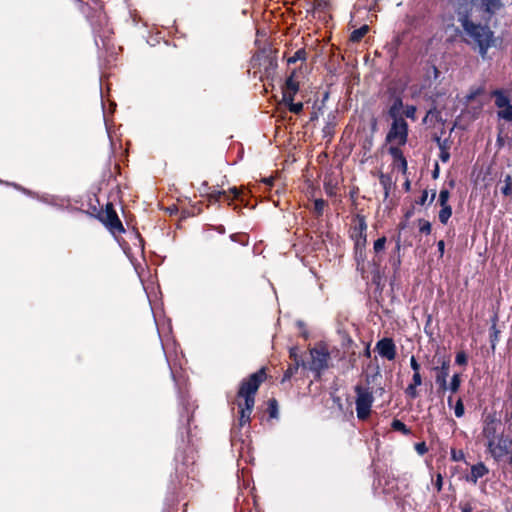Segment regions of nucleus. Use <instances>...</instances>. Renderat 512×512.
Returning <instances> with one entry per match:
<instances>
[{
  "label": "nucleus",
  "mask_w": 512,
  "mask_h": 512,
  "mask_svg": "<svg viewBox=\"0 0 512 512\" xmlns=\"http://www.w3.org/2000/svg\"><path fill=\"white\" fill-rule=\"evenodd\" d=\"M296 71L293 70L285 81L286 91H283V97L295 96L299 91V83L295 81Z\"/></svg>",
  "instance_id": "a211bd4d"
},
{
  "label": "nucleus",
  "mask_w": 512,
  "mask_h": 512,
  "mask_svg": "<svg viewBox=\"0 0 512 512\" xmlns=\"http://www.w3.org/2000/svg\"><path fill=\"white\" fill-rule=\"evenodd\" d=\"M325 205H326L325 200H323L321 198L314 200V210L317 213V215L320 216L323 214Z\"/></svg>",
  "instance_id": "79ce46f5"
},
{
  "label": "nucleus",
  "mask_w": 512,
  "mask_h": 512,
  "mask_svg": "<svg viewBox=\"0 0 512 512\" xmlns=\"http://www.w3.org/2000/svg\"><path fill=\"white\" fill-rule=\"evenodd\" d=\"M450 144H451V141L449 138H445L443 140V143L438 146L439 150H440V153H439V159L443 162V163H446L449 161L450 159V152H449V149H450Z\"/></svg>",
  "instance_id": "a878e982"
},
{
  "label": "nucleus",
  "mask_w": 512,
  "mask_h": 512,
  "mask_svg": "<svg viewBox=\"0 0 512 512\" xmlns=\"http://www.w3.org/2000/svg\"><path fill=\"white\" fill-rule=\"evenodd\" d=\"M210 187L208 185V182L207 181H203L202 184H201V187L199 188V191L202 195H206L207 196V193H210Z\"/></svg>",
  "instance_id": "680f3d73"
},
{
  "label": "nucleus",
  "mask_w": 512,
  "mask_h": 512,
  "mask_svg": "<svg viewBox=\"0 0 512 512\" xmlns=\"http://www.w3.org/2000/svg\"><path fill=\"white\" fill-rule=\"evenodd\" d=\"M227 192L225 190H213L207 193V198L211 203H218L221 196L226 197Z\"/></svg>",
  "instance_id": "72a5a7b5"
},
{
  "label": "nucleus",
  "mask_w": 512,
  "mask_h": 512,
  "mask_svg": "<svg viewBox=\"0 0 512 512\" xmlns=\"http://www.w3.org/2000/svg\"><path fill=\"white\" fill-rule=\"evenodd\" d=\"M296 326L301 331V335L303 336V338L304 339H308L310 334H309V332H308V330L306 328L305 323L302 320H298V321H296Z\"/></svg>",
  "instance_id": "09e8293b"
},
{
  "label": "nucleus",
  "mask_w": 512,
  "mask_h": 512,
  "mask_svg": "<svg viewBox=\"0 0 512 512\" xmlns=\"http://www.w3.org/2000/svg\"><path fill=\"white\" fill-rule=\"evenodd\" d=\"M468 362V357L464 351H460L456 354L455 363L457 365H466Z\"/></svg>",
  "instance_id": "a18cd8bd"
},
{
  "label": "nucleus",
  "mask_w": 512,
  "mask_h": 512,
  "mask_svg": "<svg viewBox=\"0 0 512 512\" xmlns=\"http://www.w3.org/2000/svg\"><path fill=\"white\" fill-rule=\"evenodd\" d=\"M178 403L181 407L179 412V427L176 440V453L174 457V474L170 476L168 489L169 494L188 496L191 491L198 488L199 482L196 479V448L191 432V421L193 419L194 404L189 397L178 389Z\"/></svg>",
  "instance_id": "f257e3e1"
},
{
  "label": "nucleus",
  "mask_w": 512,
  "mask_h": 512,
  "mask_svg": "<svg viewBox=\"0 0 512 512\" xmlns=\"http://www.w3.org/2000/svg\"><path fill=\"white\" fill-rule=\"evenodd\" d=\"M416 113V107L414 105H408L405 110V116L409 119L414 120Z\"/></svg>",
  "instance_id": "864d4df0"
},
{
  "label": "nucleus",
  "mask_w": 512,
  "mask_h": 512,
  "mask_svg": "<svg viewBox=\"0 0 512 512\" xmlns=\"http://www.w3.org/2000/svg\"><path fill=\"white\" fill-rule=\"evenodd\" d=\"M501 448L504 450L501 455L490 454L491 457L497 461H505L509 466L512 467V437L507 436L506 439L502 440Z\"/></svg>",
  "instance_id": "2eb2a0df"
},
{
  "label": "nucleus",
  "mask_w": 512,
  "mask_h": 512,
  "mask_svg": "<svg viewBox=\"0 0 512 512\" xmlns=\"http://www.w3.org/2000/svg\"><path fill=\"white\" fill-rule=\"evenodd\" d=\"M411 385H414L416 387L422 385V377L420 373H413L412 381L410 383Z\"/></svg>",
  "instance_id": "6e6d98bb"
},
{
  "label": "nucleus",
  "mask_w": 512,
  "mask_h": 512,
  "mask_svg": "<svg viewBox=\"0 0 512 512\" xmlns=\"http://www.w3.org/2000/svg\"><path fill=\"white\" fill-rule=\"evenodd\" d=\"M503 185L500 187V193L505 197L512 199V176L510 174H502Z\"/></svg>",
  "instance_id": "4be33fe9"
},
{
  "label": "nucleus",
  "mask_w": 512,
  "mask_h": 512,
  "mask_svg": "<svg viewBox=\"0 0 512 512\" xmlns=\"http://www.w3.org/2000/svg\"><path fill=\"white\" fill-rule=\"evenodd\" d=\"M403 108V100L401 96H396L393 100L392 105L390 106L388 110V115L393 119H399L402 118L400 116V111Z\"/></svg>",
  "instance_id": "412c9836"
},
{
  "label": "nucleus",
  "mask_w": 512,
  "mask_h": 512,
  "mask_svg": "<svg viewBox=\"0 0 512 512\" xmlns=\"http://www.w3.org/2000/svg\"><path fill=\"white\" fill-rule=\"evenodd\" d=\"M408 225H409V220L403 219L402 221L399 222L397 228L400 232H403L404 230L407 229Z\"/></svg>",
  "instance_id": "69168bd1"
},
{
  "label": "nucleus",
  "mask_w": 512,
  "mask_h": 512,
  "mask_svg": "<svg viewBox=\"0 0 512 512\" xmlns=\"http://www.w3.org/2000/svg\"><path fill=\"white\" fill-rule=\"evenodd\" d=\"M489 473V469L483 462H478L471 466L470 473L466 476V481L477 484L478 480Z\"/></svg>",
  "instance_id": "dca6fc26"
},
{
  "label": "nucleus",
  "mask_w": 512,
  "mask_h": 512,
  "mask_svg": "<svg viewBox=\"0 0 512 512\" xmlns=\"http://www.w3.org/2000/svg\"><path fill=\"white\" fill-rule=\"evenodd\" d=\"M428 199V191L427 190H424L421 194V196L419 197V199L416 201V203L418 205H424L426 203Z\"/></svg>",
  "instance_id": "e2e57ef3"
},
{
  "label": "nucleus",
  "mask_w": 512,
  "mask_h": 512,
  "mask_svg": "<svg viewBox=\"0 0 512 512\" xmlns=\"http://www.w3.org/2000/svg\"><path fill=\"white\" fill-rule=\"evenodd\" d=\"M408 138V124L403 118L393 120L386 136V141L398 139L400 145H405Z\"/></svg>",
  "instance_id": "9b49d317"
},
{
  "label": "nucleus",
  "mask_w": 512,
  "mask_h": 512,
  "mask_svg": "<svg viewBox=\"0 0 512 512\" xmlns=\"http://www.w3.org/2000/svg\"><path fill=\"white\" fill-rule=\"evenodd\" d=\"M389 154L392 156V158L397 161L398 163V169L402 172V174H406L408 170V163L407 159L404 156L402 150L398 147L391 146L389 147Z\"/></svg>",
  "instance_id": "f3484780"
},
{
  "label": "nucleus",
  "mask_w": 512,
  "mask_h": 512,
  "mask_svg": "<svg viewBox=\"0 0 512 512\" xmlns=\"http://www.w3.org/2000/svg\"><path fill=\"white\" fill-rule=\"evenodd\" d=\"M482 88H476V89H473L471 90L466 96H465V101L466 102H471L472 100H474L478 95H480L482 93Z\"/></svg>",
  "instance_id": "de8ad7c7"
},
{
  "label": "nucleus",
  "mask_w": 512,
  "mask_h": 512,
  "mask_svg": "<svg viewBox=\"0 0 512 512\" xmlns=\"http://www.w3.org/2000/svg\"><path fill=\"white\" fill-rule=\"evenodd\" d=\"M415 450L419 455H424L428 452V447L424 441L415 444Z\"/></svg>",
  "instance_id": "3c124183"
},
{
  "label": "nucleus",
  "mask_w": 512,
  "mask_h": 512,
  "mask_svg": "<svg viewBox=\"0 0 512 512\" xmlns=\"http://www.w3.org/2000/svg\"><path fill=\"white\" fill-rule=\"evenodd\" d=\"M419 231L425 235H429L431 233V223L425 219L418 220Z\"/></svg>",
  "instance_id": "4c0bfd02"
},
{
  "label": "nucleus",
  "mask_w": 512,
  "mask_h": 512,
  "mask_svg": "<svg viewBox=\"0 0 512 512\" xmlns=\"http://www.w3.org/2000/svg\"><path fill=\"white\" fill-rule=\"evenodd\" d=\"M491 96L495 98V106L498 108L497 118L512 123V104L509 95L502 89H495Z\"/></svg>",
  "instance_id": "9d476101"
},
{
  "label": "nucleus",
  "mask_w": 512,
  "mask_h": 512,
  "mask_svg": "<svg viewBox=\"0 0 512 512\" xmlns=\"http://www.w3.org/2000/svg\"><path fill=\"white\" fill-rule=\"evenodd\" d=\"M459 508L461 512H472L473 507L470 502H460Z\"/></svg>",
  "instance_id": "4d7b16f0"
},
{
  "label": "nucleus",
  "mask_w": 512,
  "mask_h": 512,
  "mask_svg": "<svg viewBox=\"0 0 512 512\" xmlns=\"http://www.w3.org/2000/svg\"><path fill=\"white\" fill-rule=\"evenodd\" d=\"M290 357L294 360V363L305 362L302 357L298 354L297 347H291L289 350Z\"/></svg>",
  "instance_id": "8fccbe9b"
},
{
  "label": "nucleus",
  "mask_w": 512,
  "mask_h": 512,
  "mask_svg": "<svg viewBox=\"0 0 512 512\" xmlns=\"http://www.w3.org/2000/svg\"><path fill=\"white\" fill-rule=\"evenodd\" d=\"M369 30V27L368 25H362L361 27H359L358 29H355L351 32L350 34V40L352 42H358L360 41L364 35L368 32Z\"/></svg>",
  "instance_id": "c85d7f7f"
},
{
  "label": "nucleus",
  "mask_w": 512,
  "mask_h": 512,
  "mask_svg": "<svg viewBox=\"0 0 512 512\" xmlns=\"http://www.w3.org/2000/svg\"><path fill=\"white\" fill-rule=\"evenodd\" d=\"M394 486H395V479L392 478L390 480L389 479V475H388L387 478H385V485H384V487L382 489V493H384V494H392Z\"/></svg>",
  "instance_id": "58836bf2"
},
{
  "label": "nucleus",
  "mask_w": 512,
  "mask_h": 512,
  "mask_svg": "<svg viewBox=\"0 0 512 512\" xmlns=\"http://www.w3.org/2000/svg\"><path fill=\"white\" fill-rule=\"evenodd\" d=\"M186 496H183V495H178V494H169V491L167 492V497H166V500H165V509L163 510V512H169V510L166 511V507H171V505L175 502V501H178L180 499H183L185 498Z\"/></svg>",
  "instance_id": "e433bc0d"
},
{
  "label": "nucleus",
  "mask_w": 512,
  "mask_h": 512,
  "mask_svg": "<svg viewBox=\"0 0 512 512\" xmlns=\"http://www.w3.org/2000/svg\"><path fill=\"white\" fill-rule=\"evenodd\" d=\"M461 385V377L459 373L453 374L451 377L450 382H447V390H449L451 393H456Z\"/></svg>",
  "instance_id": "c756f323"
},
{
  "label": "nucleus",
  "mask_w": 512,
  "mask_h": 512,
  "mask_svg": "<svg viewBox=\"0 0 512 512\" xmlns=\"http://www.w3.org/2000/svg\"><path fill=\"white\" fill-rule=\"evenodd\" d=\"M266 377V370L264 367H262L256 372L249 375V377L244 378L240 382L237 396L239 398H243V400H247L248 402H255V395L257 393V390L260 387L261 383L265 381Z\"/></svg>",
  "instance_id": "423d86ee"
},
{
  "label": "nucleus",
  "mask_w": 512,
  "mask_h": 512,
  "mask_svg": "<svg viewBox=\"0 0 512 512\" xmlns=\"http://www.w3.org/2000/svg\"><path fill=\"white\" fill-rule=\"evenodd\" d=\"M500 0H456L455 13L467 11L468 15L472 16V9L476 8L478 11L483 12L485 15L483 19L489 22L497 10L501 8Z\"/></svg>",
  "instance_id": "39448f33"
},
{
  "label": "nucleus",
  "mask_w": 512,
  "mask_h": 512,
  "mask_svg": "<svg viewBox=\"0 0 512 512\" xmlns=\"http://www.w3.org/2000/svg\"><path fill=\"white\" fill-rule=\"evenodd\" d=\"M434 485H435L436 490L438 492H440L442 490V487H443V477H442V475L440 473L437 474V477H436Z\"/></svg>",
  "instance_id": "bf43d9fd"
},
{
  "label": "nucleus",
  "mask_w": 512,
  "mask_h": 512,
  "mask_svg": "<svg viewBox=\"0 0 512 512\" xmlns=\"http://www.w3.org/2000/svg\"><path fill=\"white\" fill-rule=\"evenodd\" d=\"M482 434L487 440L488 453L501 455L504 451L501 448L502 440L506 439L508 435L504 434L501 419L496 411H491L484 416Z\"/></svg>",
  "instance_id": "7ed1b4c3"
},
{
  "label": "nucleus",
  "mask_w": 512,
  "mask_h": 512,
  "mask_svg": "<svg viewBox=\"0 0 512 512\" xmlns=\"http://www.w3.org/2000/svg\"><path fill=\"white\" fill-rule=\"evenodd\" d=\"M336 114L334 112H330L327 116V121L322 129L324 138H331L334 135V128L336 126Z\"/></svg>",
  "instance_id": "6ab92c4d"
},
{
  "label": "nucleus",
  "mask_w": 512,
  "mask_h": 512,
  "mask_svg": "<svg viewBox=\"0 0 512 512\" xmlns=\"http://www.w3.org/2000/svg\"><path fill=\"white\" fill-rule=\"evenodd\" d=\"M454 413L457 418H461L464 416L465 408L461 398H459L455 403Z\"/></svg>",
  "instance_id": "ea45409f"
},
{
  "label": "nucleus",
  "mask_w": 512,
  "mask_h": 512,
  "mask_svg": "<svg viewBox=\"0 0 512 512\" xmlns=\"http://www.w3.org/2000/svg\"><path fill=\"white\" fill-rule=\"evenodd\" d=\"M357 224L351 228L350 237L354 242V259L357 266L364 265L366 260L367 222L364 215L356 214Z\"/></svg>",
  "instance_id": "20e7f679"
},
{
  "label": "nucleus",
  "mask_w": 512,
  "mask_h": 512,
  "mask_svg": "<svg viewBox=\"0 0 512 512\" xmlns=\"http://www.w3.org/2000/svg\"><path fill=\"white\" fill-rule=\"evenodd\" d=\"M94 41H95V44H96V46H97L98 48L100 47V42H101V44H102V46H103V47H105V46H106L105 39H104L102 36L98 35V34L96 33V31H94Z\"/></svg>",
  "instance_id": "052dcab7"
},
{
  "label": "nucleus",
  "mask_w": 512,
  "mask_h": 512,
  "mask_svg": "<svg viewBox=\"0 0 512 512\" xmlns=\"http://www.w3.org/2000/svg\"><path fill=\"white\" fill-rule=\"evenodd\" d=\"M311 361L307 363V368L313 374L316 380L320 379L323 371L327 370L329 365L330 353L325 345L310 349Z\"/></svg>",
  "instance_id": "0eeeda50"
},
{
  "label": "nucleus",
  "mask_w": 512,
  "mask_h": 512,
  "mask_svg": "<svg viewBox=\"0 0 512 512\" xmlns=\"http://www.w3.org/2000/svg\"><path fill=\"white\" fill-rule=\"evenodd\" d=\"M229 192L233 195V197H232V198H229V197H227V196H226V200H227V201L229 202V204H230V203H231V201H232L233 199H236V198H238V197H239V195H240V191H239V189H238L237 187H231V188L229 189Z\"/></svg>",
  "instance_id": "13d9d810"
},
{
  "label": "nucleus",
  "mask_w": 512,
  "mask_h": 512,
  "mask_svg": "<svg viewBox=\"0 0 512 512\" xmlns=\"http://www.w3.org/2000/svg\"><path fill=\"white\" fill-rule=\"evenodd\" d=\"M437 250L439 252V258H442L445 252V242L443 240L437 242Z\"/></svg>",
  "instance_id": "0e129e2a"
},
{
  "label": "nucleus",
  "mask_w": 512,
  "mask_h": 512,
  "mask_svg": "<svg viewBox=\"0 0 512 512\" xmlns=\"http://www.w3.org/2000/svg\"><path fill=\"white\" fill-rule=\"evenodd\" d=\"M324 191L327 196L333 197L336 195V184L332 180L324 181Z\"/></svg>",
  "instance_id": "c9c22d12"
},
{
  "label": "nucleus",
  "mask_w": 512,
  "mask_h": 512,
  "mask_svg": "<svg viewBox=\"0 0 512 512\" xmlns=\"http://www.w3.org/2000/svg\"><path fill=\"white\" fill-rule=\"evenodd\" d=\"M262 61L261 65H264L265 74L269 76L271 73H274L278 66L277 59L270 55H263Z\"/></svg>",
  "instance_id": "5701e85b"
},
{
  "label": "nucleus",
  "mask_w": 512,
  "mask_h": 512,
  "mask_svg": "<svg viewBox=\"0 0 512 512\" xmlns=\"http://www.w3.org/2000/svg\"><path fill=\"white\" fill-rule=\"evenodd\" d=\"M294 96H285L283 101L288 105L289 111L295 114H299L303 110V103H294Z\"/></svg>",
  "instance_id": "bb28decb"
},
{
  "label": "nucleus",
  "mask_w": 512,
  "mask_h": 512,
  "mask_svg": "<svg viewBox=\"0 0 512 512\" xmlns=\"http://www.w3.org/2000/svg\"><path fill=\"white\" fill-rule=\"evenodd\" d=\"M394 274L398 273L402 264L401 250L393 249L388 260Z\"/></svg>",
  "instance_id": "b1692460"
},
{
  "label": "nucleus",
  "mask_w": 512,
  "mask_h": 512,
  "mask_svg": "<svg viewBox=\"0 0 512 512\" xmlns=\"http://www.w3.org/2000/svg\"><path fill=\"white\" fill-rule=\"evenodd\" d=\"M356 393V415L359 420H365L371 413V408L374 402L372 392L367 387L356 385L354 387Z\"/></svg>",
  "instance_id": "6e6552de"
},
{
  "label": "nucleus",
  "mask_w": 512,
  "mask_h": 512,
  "mask_svg": "<svg viewBox=\"0 0 512 512\" xmlns=\"http://www.w3.org/2000/svg\"><path fill=\"white\" fill-rule=\"evenodd\" d=\"M439 174H440L439 165H438V163H435L434 168L432 170V178L437 179L439 177Z\"/></svg>",
  "instance_id": "774afa93"
},
{
  "label": "nucleus",
  "mask_w": 512,
  "mask_h": 512,
  "mask_svg": "<svg viewBox=\"0 0 512 512\" xmlns=\"http://www.w3.org/2000/svg\"><path fill=\"white\" fill-rule=\"evenodd\" d=\"M391 428L395 431L401 432L404 435H408L411 432L406 424L399 419H393L391 422Z\"/></svg>",
  "instance_id": "2f4dec72"
},
{
  "label": "nucleus",
  "mask_w": 512,
  "mask_h": 512,
  "mask_svg": "<svg viewBox=\"0 0 512 512\" xmlns=\"http://www.w3.org/2000/svg\"><path fill=\"white\" fill-rule=\"evenodd\" d=\"M388 180H389V178L387 176H385L384 174L380 175V182L384 186V189H385V193H384L385 199L388 198V196H389V187L387 185Z\"/></svg>",
  "instance_id": "5fc2aeb1"
},
{
  "label": "nucleus",
  "mask_w": 512,
  "mask_h": 512,
  "mask_svg": "<svg viewBox=\"0 0 512 512\" xmlns=\"http://www.w3.org/2000/svg\"><path fill=\"white\" fill-rule=\"evenodd\" d=\"M452 215V207L451 205H444L441 206V209L439 211V221L441 224L446 225L448 220L450 219Z\"/></svg>",
  "instance_id": "cd10ccee"
},
{
  "label": "nucleus",
  "mask_w": 512,
  "mask_h": 512,
  "mask_svg": "<svg viewBox=\"0 0 512 512\" xmlns=\"http://www.w3.org/2000/svg\"><path fill=\"white\" fill-rule=\"evenodd\" d=\"M387 239L385 236H382L374 241L373 243V251L377 255L384 251Z\"/></svg>",
  "instance_id": "f704fd0d"
},
{
  "label": "nucleus",
  "mask_w": 512,
  "mask_h": 512,
  "mask_svg": "<svg viewBox=\"0 0 512 512\" xmlns=\"http://www.w3.org/2000/svg\"><path fill=\"white\" fill-rule=\"evenodd\" d=\"M449 197H450L449 190L448 189H441L440 193H439V198H438L440 206L450 205L448 203Z\"/></svg>",
  "instance_id": "a19ab883"
},
{
  "label": "nucleus",
  "mask_w": 512,
  "mask_h": 512,
  "mask_svg": "<svg viewBox=\"0 0 512 512\" xmlns=\"http://www.w3.org/2000/svg\"><path fill=\"white\" fill-rule=\"evenodd\" d=\"M417 387L409 384L405 389V394L407 397L411 399H416L418 397Z\"/></svg>",
  "instance_id": "49530a36"
},
{
  "label": "nucleus",
  "mask_w": 512,
  "mask_h": 512,
  "mask_svg": "<svg viewBox=\"0 0 512 512\" xmlns=\"http://www.w3.org/2000/svg\"><path fill=\"white\" fill-rule=\"evenodd\" d=\"M376 350L378 354L387 360H394L397 354L394 340L390 337H384L377 341Z\"/></svg>",
  "instance_id": "f8f14e48"
},
{
  "label": "nucleus",
  "mask_w": 512,
  "mask_h": 512,
  "mask_svg": "<svg viewBox=\"0 0 512 512\" xmlns=\"http://www.w3.org/2000/svg\"><path fill=\"white\" fill-rule=\"evenodd\" d=\"M307 59V52L305 48H300L294 52V54L288 58L287 63L293 64L297 61H305Z\"/></svg>",
  "instance_id": "7c9ffc66"
},
{
  "label": "nucleus",
  "mask_w": 512,
  "mask_h": 512,
  "mask_svg": "<svg viewBox=\"0 0 512 512\" xmlns=\"http://www.w3.org/2000/svg\"><path fill=\"white\" fill-rule=\"evenodd\" d=\"M436 372L435 382L441 391L447 390V377L449 376L450 361L443 359L440 366L433 368Z\"/></svg>",
  "instance_id": "ddd939ff"
},
{
  "label": "nucleus",
  "mask_w": 512,
  "mask_h": 512,
  "mask_svg": "<svg viewBox=\"0 0 512 512\" xmlns=\"http://www.w3.org/2000/svg\"><path fill=\"white\" fill-rule=\"evenodd\" d=\"M444 131L442 130L441 131V134H443ZM432 140L437 144V146H440L442 143H443V140L442 139V135H437L435 134L433 137H432Z\"/></svg>",
  "instance_id": "338daca9"
},
{
  "label": "nucleus",
  "mask_w": 512,
  "mask_h": 512,
  "mask_svg": "<svg viewBox=\"0 0 512 512\" xmlns=\"http://www.w3.org/2000/svg\"><path fill=\"white\" fill-rule=\"evenodd\" d=\"M96 218L103 223V225L113 236L125 233L124 226L119 219L112 203L108 202L105 206V212H98Z\"/></svg>",
  "instance_id": "1a4fd4ad"
},
{
  "label": "nucleus",
  "mask_w": 512,
  "mask_h": 512,
  "mask_svg": "<svg viewBox=\"0 0 512 512\" xmlns=\"http://www.w3.org/2000/svg\"><path fill=\"white\" fill-rule=\"evenodd\" d=\"M496 321H497V315H495L493 317L492 325L490 327V345H491L492 351L495 350L496 345H497V343L499 341V333H500V331L497 328Z\"/></svg>",
  "instance_id": "393cba45"
},
{
  "label": "nucleus",
  "mask_w": 512,
  "mask_h": 512,
  "mask_svg": "<svg viewBox=\"0 0 512 512\" xmlns=\"http://www.w3.org/2000/svg\"><path fill=\"white\" fill-rule=\"evenodd\" d=\"M268 408H269V415H270V417H272V418L277 417L278 403H277L276 399L269 400V407Z\"/></svg>",
  "instance_id": "37998d69"
},
{
  "label": "nucleus",
  "mask_w": 512,
  "mask_h": 512,
  "mask_svg": "<svg viewBox=\"0 0 512 512\" xmlns=\"http://www.w3.org/2000/svg\"><path fill=\"white\" fill-rule=\"evenodd\" d=\"M300 367L306 369L307 362H297L292 365H289L288 368L283 373L281 382L284 383L286 381H289L297 373V371Z\"/></svg>",
  "instance_id": "aec40b11"
},
{
  "label": "nucleus",
  "mask_w": 512,
  "mask_h": 512,
  "mask_svg": "<svg viewBox=\"0 0 512 512\" xmlns=\"http://www.w3.org/2000/svg\"><path fill=\"white\" fill-rule=\"evenodd\" d=\"M457 21L461 24L462 29L456 28V34L461 36L463 43L477 52L482 59H485L488 50L495 46V33L488 22L476 23L466 10L459 12Z\"/></svg>",
  "instance_id": "f03ea898"
},
{
  "label": "nucleus",
  "mask_w": 512,
  "mask_h": 512,
  "mask_svg": "<svg viewBox=\"0 0 512 512\" xmlns=\"http://www.w3.org/2000/svg\"><path fill=\"white\" fill-rule=\"evenodd\" d=\"M255 402L254 401H247L243 400V402L238 403L239 408V419H238V425L239 427H245L250 425L251 422V413L254 408Z\"/></svg>",
  "instance_id": "4468645a"
},
{
  "label": "nucleus",
  "mask_w": 512,
  "mask_h": 512,
  "mask_svg": "<svg viewBox=\"0 0 512 512\" xmlns=\"http://www.w3.org/2000/svg\"><path fill=\"white\" fill-rule=\"evenodd\" d=\"M410 367L414 373H420L421 367L414 355L410 357Z\"/></svg>",
  "instance_id": "603ef678"
},
{
  "label": "nucleus",
  "mask_w": 512,
  "mask_h": 512,
  "mask_svg": "<svg viewBox=\"0 0 512 512\" xmlns=\"http://www.w3.org/2000/svg\"><path fill=\"white\" fill-rule=\"evenodd\" d=\"M401 233H402V232H400V231L398 230L397 235L393 237V240H394V242H395V247H394V249H396V250H401V249H402V247L411 246V243H408V244H405V243L403 244V243H402V240H401Z\"/></svg>",
  "instance_id": "c03bdc74"
},
{
  "label": "nucleus",
  "mask_w": 512,
  "mask_h": 512,
  "mask_svg": "<svg viewBox=\"0 0 512 512\" xmlns=\"http://www.w3.org/2000/svg\"><path fill=\"white\" fill-rule=\"evenodd\" d=\"M427 116H430L431 120L435 122H441L443 123L444 120L442 118V113L439 111L435 104L432 105V107L427 111Z\"/></svg>",
  "instance_id": "473e14b6"
}]
</instances>
